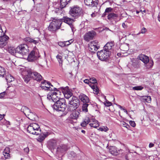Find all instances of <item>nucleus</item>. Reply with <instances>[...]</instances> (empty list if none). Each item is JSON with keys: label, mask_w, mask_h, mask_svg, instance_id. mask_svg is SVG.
I'll return each instance as SVG.
<instances>
[{"label": "nucleus", "mask_w": 160, "mask_h": 160, "mask_svg": "<svg viewBox=\"0 0 160 160\" xmlns=\"http://www.w3.org/2000/svg\"><path fill=\"white\" fill-rule=\"evenodd\" d=\"M110 53V51L104 49L97 52V55L98 58L101 61H104L108 59Z\"/></svg>", "instance_id": "9d476101"}, {"label": "nucleus", "mask_w": 160, "mask_h": 160, "mask_svg": "<svg viewBox=\"0 0 160 160\" xmlns=\"http://www.w3.org/2000/svg\"><path fill=\"white\" fill-rule=\"evenodd\" d=\"M138 59L143 62L147 68H150L153 65V62H149L148 57L146 55L143 54L140 55L138 57Z\"/></svg>", "instance_id": "9b49d317"}, {"label": "nucleus", "mask_w": 160, "mask_h": 160, "mask_svg": "<svg viewBox=\"0 0 160 160\" xmlns=\"http://www.w3.org/2000/svg\"><path fill=\"white\" fill-rule=\"evenodd\" d=\"M121 126L125 127L128 129H129V128L130 127L129 125L124 121H121Z\"/></svg>", "instance_id": "c03bdc74"}, {"label": "nucleus", "mask_w": 160, "mask_h": 160, "mask_svg": "<svg viewBox=\"0 0 160 160\" xmlns=\"http://www.w3.org/2000/svg\"><path fill=\"white\" fill-rule=\"evenodd\" d=\"M130 125L133 127H135L136 126V123L133 121H130L129 122Z\"/></svg>", "instance_id": "5fc2aeb1"}, {"label": "nucleus", "mask_w": 160, "mask_h": 160, "mask_svg": "<svg viewBox=\"0 0 160 160\" xmlns=\"http://www.w3.org/2000/svg\"><path fill=\"white\" fill-rule=\"evenodd\" d=\"M4 34V33L2 31L1 26L0 25V36H1V35H3Z\"/></svg>", "instance_id": "13d9d810"}, {"label": "nucleus", "mask_w": 160, "mask_h": 160, "mask_svg": "<svg viewBox=\"0 0 160 160\" xmlns=\"http://www.w3.org/2000/svg\"><path fill=\"white\" fill-rule=\"evenodd\" d=\"M22 75L24 80H42V77L38 73L36 72H32L30 70L23 72Z\"/></svg>", "instance_id": "f257e3e1"}, {"label": "nucleus", "mask_w": 160, "mask_h": 160, "mask_svg": "<svg viewBox=\"0 0 160 160\" xmlns=\"http://www.w3.org/2000/svg\"><path fill=\"white\" fill-rule=\"evenodd\" d=\"M89 125L91 127L96 128L99 127V124L98 121L92 117L90 118Z\"/></svg>", "instance_id": "a211bd4d"}, {"label": "nucleus", "mask_w": 160, "mask_h": 160, "mask_svg": "<svg viewBox=\"0 0 160 160\" xmlns=\"http://www.w3.org/2000/svg\"><path fill=\"white\" fill-rule=\"evenodd\" d=\"M68 149L66 145L61 144L58 147L57 150L58 152L62 153Z\"/></svg>", "instance_id": "b1692460"}, {"label": "nucleus", "mask_w": 160, "mask_h": 160, "mask_svg": "<svg viewBox=\"0 0 160 160\" xmlns=\"http://www.w3.org/2000/svg\"><path fill=\"white\" fill-rule=\"evenodd\" d=\"M96 34V33L94 31H89L84 35V39L87 41H89L90 40L93 39Z\"/></svg>", "instance_id": "2eb2a0df"}, {"label": "nucleus", "mask_w": 160, "mask_h": 160, "mask_svg": "<svg viewBox=\"0 0 160 160\" xmlns=\"http://www.w3.org/2000/svg\"><path fill=\"white\" fill-rule=\"evenodd\" d=\"M24 40L27 42L37 44L40 41L39 38H35L33 39L30 37H27L24 38Z\"/></svg>", "instance_id": "6ab92c4d"}, {"label": "nucleus", "mask_w": 160, "mask_h": 160, "mask_svg": "<svg viewBox=\"0 0 160 160\" xmlns=\"http://www.w3.org/2000/svg\"><path fill=\"white\" fill-rule=\"evenodd\" d=\"M62 20L64 22L69 25L72 31L73 32L74 28L72 25V23L74 22V19L66 16L63 17Z\"/></svg>", "instance_id": "dca6fc26"}, {"label": "nucleus", "mask_w": 160, "mask_h": 160, "mask_svg": "<svg viewBox=\"0 0 160 160\" xmlns=\"http://www.w3.org/2000/svg\"><path fill=\"white\" fill-rule=\"evenodd\" d=\"M6 80H8L9 79H14V78L11 75H8L5 77Z\"/></svg>", "instance_id": "09e8293b"}, {"label": "nucleus", "mask_w": 160, "mask_h": 160, "mask_svg": "<svg viewBox=\"0 0 160 160\" xmlns=\"http://www.w3.org/2000/svg\"><path fill=\"white\" fill-rule=\"evenodd\" d=\"M84 80H89V79H86ZM89 80H96V78H95L92 77V78H90V79H89Z\"/></svg>", "instance_id": "0e129e2a"}, {"label": "nucleus", "mask_w": 160, "mask_h": 160, "mask_svg": "<svg viewBox=\"0 0 160 160\" xmlns=\"http://www.w3.org/2000/svg\"><path fill=\"white\" fill-rule=\"evenodd\" d=\"M122 27L124 28H127V25L125 23H122Z\"/></svg>", "instance_id": "680f3d73"}, {"label": "nucleus", "mask_w": 160, "mask_h": 160, "mask_svg": "<svg viewBox=\"0 0 160 160\" xmlns=\"http://www.w3.org/2000/svg\"><path fill=\"white\" fill-rule=\"evenodd\" d=\"M58 45L61 47H65V42H58Z\"/></svg>", "instance_id": "3c124183"}, {"label": "nucleus", "mask_w": 160, "mask_h": 160, "mask_svg": "<svg viewBox=\"0 0 160 160\" xmlns=\"http://www.w3.org/2000/svg\"><path fill=\"white\" fill-rule=\"evenodd\" d=\"M56 58L58 62L59 66L62 68L63 61L62 54L61 53L60 54H58L56 56Z\"/></svg>", "instance_id": "bb28decb"}, {"label": "nucleus", "mask_w": 160, "mask_h": 160, "mask_svg": "<svg viewBox=\"0 0 160 160\" xmlns=\"http://www.w3.org/2000/svg\"><path fill=\"white\" fill-rule=\"evenodd\" d=\"M88 104L87 103H85L83 104L82 106V111L85 112H87L88 111Z\"/></svg>", "instance_id": "79ce46f5"}, {"label": "nucleus", "mask_w": 160, "mask_h": 160, "mask_svg": "<svg viewBox=\"0 0 160 160\" xmlns=\"http://www.w3.org/2000/svg\"><path fill=\"white\" fill-rule=\"evenodd\" d=\"M24 152L26 154L28 153L29 152V148L28 147L24 148Z\"/></svg>", "instance_id": "bf43d9fd"}, {"label": "nucleus", "mask_w": 160, "mask_h": 160, "mask_svg": "<svg viewBox=\"0 0 160 160\" xmlns=\"http://www.w3.org/2000/svg\"><path fill=\"white\" fill-rule=\"evenodd\" d=\"M114 46V41H111L107 42L104 47V49L105 50L110 51V53L112 51V48Z\"/></svg>", "instance_id": "aec40b11"}, {"label": "nucleus", "mask_w": 160, "mask_h": 160, "mask_svg": "<svg viewBox=\"0 0 160 160\" xmlns=\"http://www.w3.org/2000/svg\"><path fill=\"white\" fill-rule=\"evenodd\" d=\"M62 93L57 89H53L50 91L47 94V98L50 101L56 102L61 99L60 95Z\"/></svg>", "instance_id": "f03ea898"}, {"label": "nucleus", "mask_w": 160, "mask_h": 160, "mask_svg": "<svg viewBox=\"0 0 160 160\" xmlns=\"http://www.w3.org/2000/svg\"><path fill=\"white\" fill-rule=\"evenodd\" d=\"M65 102V99L62 98L59 100L55 102L53 106V108L56 111L63 112L65 111L66 108Z\"/></svg>", "instance_id": "7ed1b4c3"}, {"label": "nucleus", "mask_w": 160, "mask_h": 160, "mask_svg": "<svg viewBox=\"0 0 160 160\" xmlns=\"http://www.w3.org/2000/svg\"><path fill=\"white\" fill-rule=\"evenodd\" d=\"M6 94V92H4L0 93V98H1L4 97Z\"/></svg>", "instance_id": "4d7b16f0"}, {"label": "nucleus", "mask_w": 160, "mask_h": 160, "mask_svg": "<svg viewBox=\"0 0 160 160\" xmlns=\"http://www.w3.org/2000/svg\"><path fill=\"white\" fill-rule=\"evenodd\" d=\"M72 114H70V117L71 118L73 119H76L78 117L79 114V112L76 110L72 111Z\"/></svg>", "instance_id": "cd10ccee"}, {"label": "nucleus", "mask_w": 160, "mask_h": 160, "mask_svg": "<svg viewBox=\"0 0 160 160\" xmlns=\"http://www.w3.org/2000/svg\"><path fill=\"white\" fill-rule=\"evenodd\" d=\"M16 51L18 52V54L23 56L28 53L29 50L28 46L24 44L19 45L17 47Z\"/></svg>", "instance_id": "6e6552de"}, {"label": "nucleus", "mask_w": 160, "mask_h": 160, "mask_svg": "<svg viewBox=\"0 0 160 160\" xmlns=\"http://www.w3.org/2000/svg\"><path fill=\"white\" fill-rule=\"evenodd\" d=\"M96 82H94L93 84H94V87H91L92 89L93 90V91L95 92H96V94H98V93L99 92V89H98L97 88V81H96Z\"/></svg>", "instance_id": "a19ab883"}, {"label": "nucleus", "mask_w": 160, "mask_h": 160, "mask_svg": "<svg viewBox=\"0 0 160 160\" xmlns=\"http://www.w3.org/2000/svg\"><path fill=\"white\" fill-rule=\"evenodd\" d=\"M52 21L50 22L48 27V30L51 32L55 31L59 29L62 23L59 19L52 18Z\"/></svg>", "instance_id": "39448f33"}, {"label": "nucleus", "mask_w": 160, "mask_h": 160, "mask_svg": "<svg viewBox=\"0 0 160 160\" xmlns=\"http://www.w3.org/2000/svg\"><path fill=\"white\" fill-rule=\"evenodd\" d=\"M27 117L29 119L33 120L36 117V115L35 113L31 112L27 115Z\"/></svg>", "instance_id": "c9c22d12"}, {"label": "nucleus", "mask_w": 160, "mask_h": 160, "mask_svg": "<svg viewBox=\"0 0 160 160\" xmlns=\"http://www.w3.org/2000/svg\"><path fill=\"white\" fill-rule=\"evenodd\" d=\"M68 104V111H73L75 110L78 107L79 104V100L77 97L73 96L72 100L69 101Z\"/></svg>", "instance_id": "20e7f679"}, {"label": "nucleus", "mask_w": 160, "mask_h": 160, "mask_svg": "<svg viewBox=\"0 0 160 160\" xmlns=\"http://www.w3.org/2000/svg\"><path fill=\"white\" fill-rule=\"evenodd\" d=\"M4 116V115H2L0 114V121H1L3 118Z\"/></svg>", "instance_id": "69168bd1"}, {"label": "nucleus", "mask_w": 160, "mask_h": 160, "mask_svg": "<svg viewBox=\"0 0 160 160\" xmlns=\"http://www.w3.org/2000/svg\"><path fill=\"white\" fill-rule=\"evenodd\" d=\"M99 129L101 131L106 132L108 130V129L107 127L103 126L100 128Z\"/></svg>", "instance_id": "de8ad7c7"}, {"label": "nucleus", "mask_w": 160, "mask_h": 160, "mask_svg": "<svg viewBox=\"0 0 160 160\" xmlns=\"http://www.w3.org/2000/svg\"><path fill=\"white\" fill-rule=\"evenodd\" d=\"M79 99L83 103H88L89 101L88 98L85 94L81 93L79 96Z\"/></svg>", "instance_id": "5701e85b"}, {"label": "nucleus", "mask_w": 160, "mask_h": 160, "mask_svg": "<svg viewBox=\"0 0 160 160\" xmlns=\"http://www.w3.org/2000/svg\"><path fill=\"white\" fill-rule=\"evenodd\" d=\"M7 43V42H5L0 39V47L2 48L6 46Z\"/></svg>", "instance_id": "a18cd8bd"}, {"label": "nucleus", "mask_w": 160, "mask_h": 160, "mask_svg": "<svg viewBox=\"0 0 160 160\" xmlns=\"http://www.w3.org/2000/svg\"><path fill=\"white\" fill-rule=\"evenodd\" d=\"M65 43V46H68L71 43H72L73 42V39H71L69 40L66 41H64Z\"/></svg>", "instance_id": "49530a36"}, {"label": "nucleus", "mask_w": 160, "mask_h": 160, "mask_svg": "<svg viewBox=\"0 0 160 160\" xmlns=\"http://www.w3.org/2000/svg\"><path fill=\"white\" fill-rule=\"evenodd\" d=\"M118 17L117 14L113 13H109L108 16V18L109 20L116 19Z\"/></svg>", "instance_id": "473e14b6"}, {"label": "nucleus", "mask_w": 160, "mask_h": 160, "mask_svg": "<svg viewBox=\"0 0 160 160\" xmlns=\"http://www.w3.org/2000/svg\"><path fill=\"white\" fill-rule=\"evenodd\" d=\"M41 87L42 89L48 90L49 91L53 88L56 89V88L53 87L50 82L46 81L41 82Z\"/></svg>", "instance_id": "ddd939ff"}, {"label": "nucleus", "mask_w": 160, "mask_h": 160, "mask_svg": "<svg viewBox=\"0 0 160 160\" xmlns=\"http://www.w3.org/2000/svg\"><path fill=\"white\" fill-rule=\"evenodd\" d=\"M9 37L8 36L5 35L4 34L0 36V39L5 42H7V41Z\"/></svg>", "instance_id": "ea45409f"}, {"label": "nucleus", "mask_w": 160, "mask_h": 160, "mask_svg": "<svg viewBox=\"0 0 160 160\" xmlns=\"http://www.w3.org/2000/svg\"><path fill=\"white\" fill-rule=\"evenodd\" d=\"M89 118L86 117L84 120V121L81 123V126L83 127H85L88 123L89 124Z\"/></svg>", "instance_id": "f704fd0d"}, {"label": "nucleus", "mask_w": 160, "mask_h": 160, "mask_svg": "<svg viewBox=\"0 0 160 160\" xmlns=\"http://www.w3.org/2000/svg\"><path fill=\"white\" fill-rule=\"evenodd\" d=\"M154 146V144L152 143L151 142L149 145V147L150 148H152Z\"/></svg>", "instance_id": "e2e57ef3"}, {"label": "nucleus", "mask_w": 160, "mask_h": 160, "mask_svg": "<svg viewBox=\"0 0 160 160\" xmlns=\"http://www.w3.org/2000/svg\"><path fill=\"white\" fill-rule=\"evenodd\" d=\"M6 74L5 69L3 67L0 66V76L2 77H5Z\"/></svg>", "instance_id": "e433bc0d"}, {"label": "nucleus", "mask_w": 160, "mask_h": 160, "mask_svg": "<svg viewBox=\"0 0 160 160\" xmlns=\"http://www.w3.org/2000/svg\"><path fill=\"white\" fill-rule=\"evenodd\" d=\"M27 130L28 132L37 135H39L41 132L39 126L36 123L31 124L28 127Z\"/></svg>", "instance_id": "423d86ee"}, {"label": "nucleus", "mask_w": 160, "mask_h": 160, "mask_svg": "<svg viewBox=\"0 0 160 160\" xmlns=\"http://www.w3.org/2000/svg\"><path fill=\"white\" fill-rule=\"evenodd\" d=\"M143 88L142 86H137L132 87V89L134 90H141Z\"/></svg>", "instance_id": "37998d69"}, {"label": "nucleus", "mask_w": 160, "mask_h": 160, "mask_svg": "<svg viewBox=\"0 0 160 160\" xmlns=\"http://www.w3.org/2000/svg\"><path fill=\"white\" fill-rule=\"evenodd\" d=\"M39 57L38 50L34 48L28 55L27 60L29 62H34L37 60Z\"/></svg>", "instance_id": "0eeeda50"}, {"label": "nucleus", "mask_w": 160, "mask_h": 160, "mask_svg": "<svg viewBox=\"0 0 160 160\" xmlns=\"http://www.w3.org/2000/svg\"><path fill=\"white\" fill-rule=\"evenodd\" d=\"M132 65L134 68L138 69L140 67V61L136 59L132 58L131 60Z\"/></svg>", "instance_id": "4be33fe9"}, {"label": "nucleus", "mask_w": 160, "mask_h": 160, "mask_svg": "<svg viewBox=\"0 0 160 160\" xmlns=\"http://www.w3.org/2000/svg\"><path fill=\"white\" fill-rule=\"evenodd\" d=\"M70 0H61L60 8L61 9H62L65 7L66 5L69 2Z\"/></svg>", "instance_id": "7c9ffc66"}, {"label": "nucleus", "mask_w": 160, "mask_h": 160, "mask_svg": "<svg viewBox=\"0 0 160 160\" xmlns=\"http://www.w3.org/2000/svg\"><path fill=\"white\" fill-rule=\"evenodd\" d=\"M121 110L123 111V112L126 113L127 114H128V112L127 110L125 109L124 108L121 106Z\"/></svg>", "instance_id": "052dcab7"}, {"label": "nucleus", "mask_w": 160, "mask_h": 160, "mask_svg": "<svg viewBox=\"0 0 160 160\" xmlns=\"http://www.w3.org/2000/svg\"><path fill=\"white\" fill-rule=\"evenodd\" d=\"M21 111L23 112L26 116L31 112L30 110L26 106H22L21 109Z\"/></svg>", "instance_id": "2f4dec72"}, {"label": "nucleus", "mask_w": 160, "mask_h": 160, "mask_svg": "<svg viewBox=\"0 0 160 160\" xmlns=\"http://www.w3.org/2000/svg\"><path fill=\"white\" fill-rule=\"evenodd\" d=\"M121 50L124 51H127L129 50L128 44L123 43L121 44Z\"/></svg>", "instance_id": "72a5a7b5"}, {"label": "nucleus", "mask_w": 160, "mask_h": 160, "mask_svg": "<svg viewBox=\"0 0 160 160\" xmlns=\"http://www.w3.org/2000/svg\"><path fill=\"white\" fill-rule=\"evenodd\" d=\"M84 3L86 5L93 7L96 6L98 2L95 0H84Z\"/></svg>", "instance_id": "412c9836"}, {"label": "nucleus", "mask_w": 160, "mask_h": 160, "mask_svg": "<svg viewBox=\"0 0 160 160\" xmlns=\"http://www.w3.org/2000/svg\"><path fill=\"white\" fill-rule=\"evenodd\" d=\"M48 133L47 132L45 133H42L40 134L37 140L38 141L40 142H42L43 141L45 138L48 136Z\"/></svg>", "instance_id": "c85d7f7f"}, {"label": "nucleus", "mask_w": 160, "mask_h": 160, "mask_svg": "<svg viewBox=\"0 0 160 160\" xmlns=\"http://www.w3.org/2000/svg\"><path fill=\"white\" fill-rule=\"evenodd\" d=\"M109 152L113 155H118V152L117 148L114 146H110L109 147Z\"/></svg>", "instance_id": "a878e982"}, {"label": "nucleus", "mask_w": 160, "mask_h": 160, "mask_svg": "<svg viewBox=\"0 0 160 160\" xmlns=\"http://www.w3.org/2000/svg\"><path fill=\"white\" fill-rule=\"evenodd\" d=\"M99 48V44L96 41H92L88 44L89 50L93 53H95Z\"/></svg>", "instance_id": "f8f14e48"}, {"label": "nucleus", "mask_w": 160, "mask_h": 160, "mask_svg": "<svg viewBox=\"0 0 160 160\" xmlns=\"http://www.w3.org/2000/svg\"><path fill=\"white\" fill-rule=\"evenodd\" d=\"M112 9L111 8H107L105 10V12L102 14V16L104 17L107 14V13H111V12H112Z\"/></svg>", "instance_id": "4c0bfd02"}, {"label": "nucleus", "mask_w": 160, "mask_h": 160, "mask_svg": "<svg viewBox=\"0 0 160 160\" xmlns=\"http://www.w3.org/2000/svg\"><path fill=\"white\" fill-rule=\"evenodd\" d=\"M146 102H151V98L150 96H147L146 97V98L145 99Z\"/></svg>", "instance_id": "6e6d98bb"}, {"label": "nucleus", "mask_w": 160, "mask_h": 160, "mask_svg": "<svg viewBox=\"0 0 160 160\" xmlns=\"http://www.w3.org/2000/svg\"><path fill=\"white\" fill-rule=\"evenodd\" d=\"M56 145V141L54 139H52L48 142V146L51 149H54Z\"/></svg>", "instance_id": "393cba45"}, {"label": "nucleus", "mask_w": 160, "mask_h": 160, "mask_svg": "<svg viewBox=\"0 0 160 160\" xmlns=\"http://www.w3.org/2000/svg\"><path fill=\"white\" fill-rule=\"evenodd\" d=\"M117 55L118 57H120V53H117Z\"/></svg>", "instance_id": "338daca9"}, {"label": "nucleus", "mask_w": 160, "mask_h": 160, "mask_svg": "<svg viewBox=\"0 0 160 160\" xmlns=\"http://www.w3.org/2000/svg\"><path fill=\"white\" fill-rule=\"evenodd\" d=\"M147 31V29L145 28H143L140 32H139L137 34V35H139L140 33H144Z\"/></svg>", "instance_id": "603ef678"}, {"label": "nucleus", "mask_w": 160, "mask_h": 160, "mask_svg": "<svg viewBox=\"0 0 160 160\" xmlns=\"http://www.w3.org/2000/svg\"><path fill=\"white\" fill-rule=\"evenodd\" d=\"M136 78H135V77L131 74H129L128 75V80H130V79H132V80H134Z\"/></svg>", "instance_id": "8fccbe9b"}, {"label": "nucleus", "mask_w": 160, "mask_h": 160, "mask_svg": "<svg viewBox=\"0 0 160 160\" xmlns=\"http://www.w3.org/2000/svg\"><path fill=\"white\" fill-rule=\"evenodd\" d=\"M10 152L9 148L8 147L6 148L2 152L3 157L2 156L1 159H10L11 157L10 154H9Z\"/></svg>", "instance_id": "f3484780"}, {"label": "nucleus", "mask_w": 160, "mask_h": 160, "mask_svg": "<svg viewBox=\"0 0 160 160\" xmlns=\"http://www.w3.org/2000/svg\"><path fill=\"white\" fill-rule=\"evenodd\" d=\"M8 52L12 55H17L18 52L16 51V48L15 49L14 48L9 46L8 48Z\"/></svg>", "instance_id": "c756f323"}, {"label": "nucleus", "mask_w": 160, "mask_h": 160, "mask_svg": "<svg viewBox=\"0 0 160 160\" xmlns=\"http://www.w3.org/2000/svg\"><path fill=\"white\" fill-rule=\"evenodd\" d=\"M84 82L87 84H88V85L91 87H94V83L96 82V81H91V82H90V81H83Z\"/></svg>", "instance_id": "58836bf2"}, {"label": "nucleus", "mask_w": 160, "mask_h": 160, "mask_svg": "<svg viewBox=\"0 0 160 160\" xmlns=\"http://www.w3.org/2000/svg\"><path fill=\"white\" fill-rule=\"evenodd\" d=\"M104 104L106 106L109 107L111 105L112 103L108 101H106V102L104 103Z\"/></svg>", "instance_id": "864d4df0"}, {"label": "nucleus", "mask_w": 160, "mask_h": 160, "mask_svg": "<svg viewBox=\"0 0 160 160\" xmlns=\"http://www.w3.org/2000/svg\"><path fill=\"white\" fill-rule=\"evenodd\" d=\"M158 21L160 22V16H158Z\"/></svg>", "instance_id": "774afa93"}, {"label": "nucleus", "mask_w": 160, "mask_h": 160, "mask_svg": "<svg viewBox=\"0 0 160 160\" xmlns=\"http://www.w3.org/2000/svg\"><path fill=\"white\" fill-rule=\"evenodd\" d=\"M62 92L65 98L67 99H69L73 95L71 90L69 89L68 87H67L63 88L62 90Z\"/></svg>", "instance_id": "4468645a"}, {"label": "nucleus", "mask_w": 160, "mask_h": 160, "mask_svg": "<svg viewBox=\"0 0 160 160\" xmlns=\"http://www.w3.org/2000/svg\"><path fill=\"white\" fill-rule=\"evenodd\" d=\"M69 13L73 17L77 18L81 15V9L77 6H75L71 8Z\"/></svg>", "instance_id": "1a4fd4ad"}]
</instances>
